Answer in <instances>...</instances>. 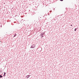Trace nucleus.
<instances>
[{
	"label": "nucleus",
	"instance_id": "obj_10",
	"mask_svg": "<svg viewBox=\"0 0 79 79\" xmlns=\"http://www.w3.org/2000/svg\"><path fill=\"white\" fill-rule=\"evenodd\" d=\"M70 26H73V25H72V24Z\"/></svg>",
	"mask_w": 79,
	"mask_h": 79
},
{
	"label": "nucleus",
	"instance_id": "obj_9",
	"mask_svg": "<svg viewBox=\"0 0 79 79\" xmlns=\"http://www.w3.org/2000/svg\"><path fill=\"white\" fill-rule=\"evenodd\" d=\"M60 1H61V2H62V1H63V0H60Z\"/></svg>",
	"mask_w": 79,
	"mask_h": 79
},
{
	"label": "nucleus",
	"instance_id": "obj_8",
	"mask_svg": "<svg viewBox=\"0 0 79 79\" xmlns=\"http://www.w3.org/2000/svg\"><path fill=\"white\" fill-rule=\"evenodd\" d=\"M2 70L0 71V73H2Z\"/></svg>",
	"mask_w": 79,
	"mask_h": 79
},
{
	"label": "nucleus",
	"instance_id": "obj_1",
	"mask_svg": "<svg viewBox=\"0 0 79 79\" xmlns=\"http://www.w3.org/2000/svg\"><path fill=\"white\" fill-rule=\"evenodd\" d=\"M30 77V75H28L26 76V78H27H27H29Z\"/></svg>",
	"mask_w": 79,
	"mask_h": 79
},
{
	"label": "nucleus",
	"instance_id": "obj_7",
	"mask_svg": "<svg viewBox=\"0 0 79 79\" xmlns=\"http://www.w3.org/2000/svg\"><path fill=\"white\" fill-rule=\"evenodd\" d=\"M16 34H15V35H14V37H16Z\"/></svg>",
	"mask_w": 79,
	"mask_h": 79
},
{
	"label": "nucleus",
	"instance_id": "obj_12",
	"mask_svg": "<svg viewBox=\"0 0 79 79\" xmlns=\"http://www.w3.org/2000/svg\"><path fill=\"white\" fill-rule=\"evenodd\" d=\"M1 27H2V25L1 26Z\"/></svg>",
	"mask_w": 79,
	"mask_h": 79
},
{
	"label": "nucleus",
	"instance_id": "obj_11",
	"mask_svg": "<svg viewBox=\"0 0 79 79\" xmlns=\"http://www.w3.org/2000/svg\"><path fill=\"white\" fill-rule=\"evenodd\" d=\"M43 34H45V33L44 32L43 33Z\"/></svg>",
	"mask_w": 79,
	"mask_h": 79
},
{
	"label": "nucleus",
	"instance_id": "obj_4",
	"mask_svg": "<svg viewBox=\"0 0 79 79\" xmlns=\"http://www.w3.org/2000/svg\"><path fill=\"white\" fill-rule=\"evenodd\" d=\"M3 77V76H2V75H0V78H2Z\"/></svg>",
	"mask_w": 79,
	"mask_h": 79
},
{
	"label": "nucleus",
	"instance_id": "obj_6",
	"mask_svg": "<svg viewBox=\"0 0 79 79\" xmlns=\"http://www.w3.org/2000/svg\"><path fill=\"white\" fill-rule=\"evenodd\" d=\"M77 28H75L74 30L75 31H76V30H77Z\"/></svg>",
	"mask_w": 79,
	"mask_h": 79
},
{
	"label": "nucleus",
	"instance_id": "obj_2",
	"mask_svg": "<svg viewBox=\"0 0 79 79\" xmlns=\"http://www.w3.org/2000/svg\"><path fill=\"white\" fill-rule=\"evenodd\" d=\"M4 74L3 75V77H5V75H6V73L5 72H4Z\"/></svg>",
	"mask_w": 79,
	"mask_h": 79
},
{
	"label": "nucleus",
	"instance_id": "obj_5",
	"mask_svg": "<svg viewBox=\"0 0 79 79\" xmlns=\"http://www.w3.org/2000/svg\"><path fill=\"white\" fill-rule=\"evenodd\" d=\"M41 35L42 36L41 37H44V35H44V34H41Z\"/></svg>",
	"mask_w": 79,
	"mask_h": 79
},
{
	"label": "nucleus",
	"instance_id": "obj_3",
	"mask_svg": "<svg viewBox=\"0 0 79 79\" xmlns=\"http://www.w3.org/2000/svg\"><path fill=\"white\" fill-rule=\"evenodd\" d=\"M34 48V45L33 46H31L30 48Z\"/></svg>",
	"mask_w": 79,
	"mask_h": 79
}]
</instances>
